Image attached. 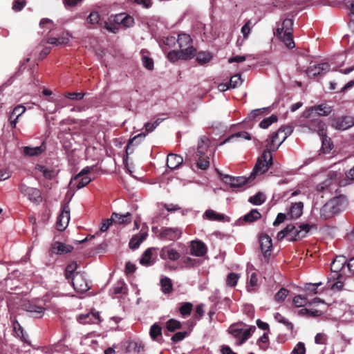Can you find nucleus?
I'll list each match as a JSON object with an SVG mask.
<instances>
[{
  "label": "nucleus",
  "mask_w": 354,
  "mask_h": 354,
  "mask_svg": "<svg viewBox=\"0 0 354 354\" xmlns=\"http://www.w3.org/2000/svg\"><path fill=\"white\" fill-rule=\"evenodd\" d=\"M305 353L306 348L304 344L299 342L292 350L291 354H305Z\"/></svg>",
  "instance_id": "nucleus-59"
},
{
  "label": "nucleus",
  "mask_w": 354,
  "mask_h": 354,
  "mask_svg": "<svg viewBox=\"0 0 354 354\" xmlns=\"http://www.w3.org/2000/svg\"><path fill=\"white\" fill-rule=\"evenodd\" d=\"M167 329L170 332H174L176 329L181 328V323L174 319H169L166 323Z\"/></svg>",
  "instance_id": "nucleus-46"
},
{
  "label": "nucleus",
  "mask_w": 354,
  "mask_h": 354,
  "mask_svg": "<svg viewBox=\"0 0 354 354\" xmlns=\"http://www.w3.org/2000/svg\"><path fill=\"white\" fill-rule=\"evenodd\" d=\"M26 109L23 105H18L15 107L11 115H16L17 118H19L25 111Z\"/></svg>",
  "instance_id": "nucleus-64"
},
{
  "label": "nucleus",
  "mask_w": 354,
  "mask_h": 354,
  "mask_svg": "<svg viewBox=\"0 0 354 354\" xmlns=\"http://www.w3.org/2000/svg\"><path fill=\"white\" fill-rule=\"evenodd\" d=\"M205 216L209 220L214 221H221L224 218V215L221 214L216 213L214 210H207L205 212Z\"/></svg>",
  "instance_id": "nucleus-49"
},
{
  "label": "nucleus",
  "mask_w": 354,
  "mask_h": 354,
  "mask_svg": "<svg viewBox=\"0 0 354 354\" xmlns=\"http://www.w3.org/2000/svg\"><path fill=\"white\" fill-rule=\"evenodd\" d=\"M340 175L341 174L337 171H328L327 174V178L317 185V190L318 192H322L333 184H339L340 186L345 185L346 183L339 181Z\"/></svg>",
  "instance_id": "nucleus-9"
},
{
  "label": "nucleus",
  "mask_w": 354,
  "mask_h": 354,
  "mask_svg": "<svg viewBox=\"0 0 354 354\" xmlns=\"http://www.w3.org/2000/svg\"><path fill=\"white\" fill-rule=\"evenodd\" d=\"M39 26L41 28H46L47 29H49L50 30L55 25L52 20L47 18H44L41 20Z\"/></svg>",
  "instance_id": "nucleus-57"
},
{
  "label": "nucleus",
  "mask_w": 354,
  "mask_h": 354,
  "mask_svg": "<svg viewBox=\"0 0 354 354\" xmlns=\"http://www.w3.org/2000/svg\"><path fill=\"white\" fill-rule=\"evenodd\" d=\"M252 27V22L249 20L241 28V32L243 35L244 39H247L250 32V30Z\"/></svg>",
  "instance_id": "nucleus-58"
},
{
  "label": "nucleus",
  "mask_w": 354,
  "mask_h": 354,
  "mask_svg": "<svg viewBox=\"0 0 354 354\" xmlns=\"http://www.w3.org/2000/svg\"><path fill=\"white\" fill-rule=\"evenodd\" d=\"M266 198V196L263 193L258 192L254 196L250 197L248 201L253 205H259L264 203Z\"/></svg>",
  "instance_id": "nucleus-43"
},
{
  "label": "nucleus",
  "mask_w": 354,
  "mask_h": 354,
  "mask_svg": "<svg viewBox=\"0 0 354 354\" xmlns=\"http://www.w3.org/2000/svg\"><path fill=\"white\" fill-rule=\"evenodd\" d=\"M239 278V276L237 274L234 272L230 273L226 279V284L230 287L235 286L237 283Z\"/></svg>",
  "instance_id": "nucleus-52"
},
{
  "label": "nucleus",
  "mask_w": 354,
  "mask_h": 354,
  "mask_svg": "<svg viewBox=\"0 0 354 354\" xmlns=\"http://www.w3.org/2000/svg\"><path fill=\"white\" fill-rule=\"evenodd\" d=\"M46 149L44 143L38 147H24L23 148V153L28 156H35L42 153Z\"/></svg>",
  "instance_id": "nucleus-25"
},
{
  "label": "nucleus",
  "mask_w": 354,
  "mask_h": 354,
  "mask_svg": "<svg viewBox=\"0 0 354 354\" xmlns=\"http://www.w3.org/2000/svg\"><path fill=\"white\" fill-rule=\"evenodd\" d=\"M289 291L286 288H281L274 295V301L281 303L285 300L288 295Z\"/></svg>",
  "instance_id": "nucleus-51"
},
{
  "label": "nucleus",
  "mask_w": 354,
  "mask_h": 354,
  "mask_svg": "<svg viewBox=\"0 0 354 354\" xmlns=\"http://www.w3.org/2000/svg\"><path fill=\"white\" fill-rule=\"evenodd\" d=\"M149 335L153 340H157L162 335V328L157 324H153L149 330Z\"/></svg>",
  "instance_id": "nucleus-41"
},
{
  "label": "nucleus",
  "mask_w": 354,
  "mask_h": 354,
  "mask_svg": "<svg viewBox=\"0 0 354 354\" xmlns=\"http://www.w3.org/2000/svg\"><path fill=\"white\" fill-rule=\"evenodd\" d=\"M140 263L145 266H149L154 263V259L152 257V248H148L142 254Z\"/></svg>",
  "instance_id": "nucleus-32"
},
{
  "label": "nucleus",
  "mask_w": 354,
  "mask_h": 354,
  "mask_svg": "<svg viewBox=\"0 0 354 354\" xmlns=\"http://www.w3.org/2000/svg\"><path fill=\"white\" fill-rule=\"evenodd\" d=\"M53 252L57 254H64L71 252L73 248L70 245H67L60 242H56L53 246Z\"/></svg>",
  "instance_id": "nucleus-28"
},
{
  "label": "nucleus",
  "mask_w": 354,
  "mask_h": 354,
  "mask_svg": "<svg viewBox=\"0 0 354 354\" xmlns=\"http://www.w3.org/2000/svg\"><path fill=\"white\" fill-rule=\"evenodd\" d=\"M182 231L178 227H163L158 237L165 241H175L180 237Z\"/></svg>",
  "instance_id": "nucleus-14"
},
{
  "label": "nucleus",
  "mask_w": 354,
  "mask_h": 354,
  "mask_svg": "<svg viewBox=\"0 0 354 354\" xmlns=\"http://www.w3.org/2000/svg\"><path fill=\"white\" fill-rule=\"evenodd\" d=\"M160 257L164 260L176 261L180 259V253L169 247H163L160 252Z\"/></svg>",
  "instance_id": "nucleus-18"
},
{
  "label": "nucleus",
  "mask_w": 354,
  "mask_h": 354,
  "mask_svg": "<svg viewBox=\"0 0 354 354\" xmlns=\"http://www.w3.org/2000/svg\"><path fill=\"white\" fill-rule=\"evenodd\" d=\"M84 93H66L65 96L72 100H80L84 96Z\"/></svg>",
  "instance_id": "nucleus-62"
},
{
  "label": "nucleus",
  "mask_w": 354,
  "mask_h": 354,
  "mask_svg": "<svg viewBox=\"0 0 354 354\" xmlns=\"http://www.w3.org/2000/svg\"><path fill=\"white\" fill-rule=\"evenodd\" d=\"M274 319L279 323L284 324L289 330H292L293 328V324L290 322L286 317L279 313H276L274 315Z\"/></svg>",
  "instance_id": "nucleus-47"
},
{
  "label": "nucleus",
  "mask_w": 354,
  "mask_h": 354,
  "mask_svg": "<svg viewBox=\"0 0 354 354\" xmlns=\"http://www.w3.org/2000/svg\"><path fill=\"white\" fill-rule=\"evenodd\" d=\"M346 260L342 257H337L331 264V270L333 272L337 273L341 271L345 266Z\"/></svg>",
  "instance_id": "nucleus-34"
},
{
  "label": "nucleus",
  "mask_w": 354,
  "mask_h": 354,
  "mask_svg": "<svg viewBox=\"0 0 354 354\" xmlns=\"http://www.w3.org/2000/svg\"><path fill=\"white\" fill-rule=\"evenodd\" d=\"M162 290L165 294H169L173 290V286L169 278L165 277L160 280Z\"/></svg>",
  "instance_id": "nucleus-37"
},
{
  "label": "nucleus",
  "mask_w": 354,
  "mask_h": 354,
  "mask_svg": "<svg viewBox=\"0 0 354 354\" xmlns=\"http://www.w3.org/2000/svg\"><path fill=\"white\" fill-rule=\"evenodd\" d=\"M269 341V338L267 333H264L260 338L259 341V347L266 350L268 348V343Z\"/></svg>",
  "instance_id": "nucleus-61"
},
{
  "label": "nucleus",
  "mask_w": 354,
  "mask_h": 354,
  "mask_svg": "<svg viewBox=\"0 0 354 354\" xmlns=\"http://www.w3.org/2000/svg\"><path fill=\"white\" fill-rule=\"evenodd\" d=\"M20 193L24 196L28 198V199L34 203H39L41 200V194L39 189L28 187L25 185H21L19 187Z\"/></svg>",
  "instance_id": "nucleus-10"
},
{
  "label": "nucleus",
  "mask_w": 354,
  "mask_h": 354,
  "mask_svg": "<svg viewBox=\"0 0 354 354\" xmlns=\"http://www.w3.org/2000/svg\"><path fill=\"white\" fill-rule=\"evenodd\" d=\"M272 156L268 150L263 151L262 155L258 158L256 165L253 169L252 174H263L266 172L272 163Z\"/></svg>",
  "instance_id": "nucleus-5"
},
{
  "label": "nucleus",
  "mask_w": 354,
  "mask_h": 354,
  "mask_svg": "<svg viewBox=\"0 0 354 354\" xmlns=\"http://www.w3.org/2000/svg\"><path fill=\"white\" fill-rule=\"evenodd\" d=\"M208 148V139L205 137L201 138L198 143V148L196 156H201V154H205V151Z\"/></svg>",
  "instance_id": "nucleus-39"
},
{
  "label": "nucleus",
  "mask_w": 354,
  "mask_h": 354,
  "mask_svg": "<svg viewBox=\"0 0 354 354\" xmlns=\"http://www.w3.org/2000/svg\"><path fill=\"white\" fill-rule=\"evenodd\" d=\"M330 65L326 63H322L317 65L309 66L306 70V74L310 77H315L317 75H322L329 71Z\"/></svg>",
  "instance_id": "nucleus-17"
},
{
  "label": "nucleus",
  "mask_w": 354,
  "mask_h": 354,
  "mask_svg": "<svg viewBox=\"0 0 354 354\" xmlns=\"http://www.w3.org/2000/svg\"><path fill=\"white\" fill-rule=\"evenodd\" d=\"M115 21L124 27H131L134 24V19L132 17L121 13L115 16Z\"/></svg>",
  "instance_id": "nucleus-27"
},
{
  "label": "nucleus",
  "mask_w": 354,
  "mask_h": 354,
  "mask_svg": "<svg viewBox=\"0 0 354 354\" xmlns=\"http://www.w3.org/2000/svg\"><path fill=\"white\" fill-rule=\"evenodd\" d=\"M259 240L263 257L268 261L271 255V250L272 248V239L268 234L261 233L259 235Z\"/></svg>",
  "instance_id": "nucleus-13"
},
{
  "label": "nucleus",
  "mask_w": 354,
  "mask_h": 354,
  "mask_svg": "<svg viewBox=\"0 0 354 354\" xmlns=\"http://www.w3.org/2000/svg\"><path fill=\"white\" fill-rule=\"evenodd\" d=\"M333 111V107L326 104H322L306 109L301 114V118H310L314 114L318 116H328Z\"/></svg>",
  "instance_id": "nucleus-7"
},
{
  "label": "nucleus",
  "mask_w": 354,
  "mask_h": 354,
  "mask_svg": "<svg viewBox=\"0 0 354 354\" xmlns=\"http://www.w3.org/2000/svg\"><path fill=\"white\" fill-rule=\"evenodd\" d=\"M160 122H161V120L158 119L156 121H154L153 122L146 123L145 124V131L147 133L152 132L156 128V127H158L160 124Z\"/></svg>",
  "instance_id": "nucleus-56"
},
{
  "label": "nucleus",
  "mask_w": 354,
  "mask_h": 354,
  "mask_svg": "<svg viewBox=\"0 0 354 354\" xmlns=\"http://www.w3.org/2000/svg\"><path fill=\"white\" fill-rule=\"evenodd\" d=\"M331 126L337 130H346L354 126V118L350 115L334 118Z\"/></svg>",
  "instance_id": "nucleus-12"
},
{
  "label": "nucleus",
  "mask_w": 354,
  "mask_h": 354,
  "mask_svg": "<svg viewBox=\"0 0 354 354\" xmlns=\"http://www.w3.org/2000/svg\"><path fill=\"white\" fill-rule=\"evenodd\" d=\"M76 320L81 324H98L101 322L100 313L95 310H91L77 315Z\"/></svg>",
  "instance_id": "nucleus-8"
},
{
  "label": "nucleus",
  "mask_w": 354,
  "mask_h": 354,
  "mask_svg": "<svg viewBox=\"0 0 354 354\" xmlns=\"http://www.w3.org/2000/svg\"><path fill=\"white\" fill-rule=\"evenodd\" d=\"M183 162V158L177 154L171 153L167 156V165L171 169L178 168Z\"/></svg>",
  "instance_id": "nucleus-23"
},
{
  "label": "nucleus",
  "mask_w": 354,
  "mask_h": 354,
  "mask_svg": "<svg viewBox=\"0 0 354 354\" xmlns=\"http://www.w3.org/2000/svg\"><path fill=\"white\" fill-rule=\"evenodd\" d=\"M91 181V178L87 176H82L79 179L74 180V178L71 180V183H76V187L81 189L87 185Z\"/></svg>",
  "instance_id": "nucleus-40"
},
{
  "label": "nucleus",
  "mask_w": 354,
  "mask_h": 354,
  "mask_svg": "<svg viewBox=\"0 0 354 354\" xmlns=\"http://www.w3.org/2000/svg\"><path fill=\"white\" fill-rule=\"evenodd\" d=\"M177 42L179 48L181 49L188 46H192V39L189 35L183 33L178 35Z\"/></svg>",
  "instance_id": "nucleus-35"
},
{
  "label": "nucleus",
  "mask_w": 354,
  "mask_h": 354,
  "mask_svg": "<svg viewBox=\"0 0 354 354\" xmlns=\"http://www.w3.org/2000/svg\"><path fill=\"white\" fill-rule=\"evenodd\" d=\"M304 203L302 202H297L292 203L289 209L286 212L288 219H294L300 217L303 212Z\"/></svg>",
  "instance_id": "nucleus-19"
},
{
  "label": "nucleus",
  "mask_w": 354,
  "mask_h": 354,
  "mask_svg": "<svg viewBox=\"0 0 354 354\" xmlns=\"http://www.w3.org/2000/svg\"><path fill=\"white\" fill-rule=\"evenodd\" d=\"M292 25L293 20L290 18H286L281 24H277L276 31L274 32L277 36L288 48L295 47V43L292 39Z\"/></svg>",
  "instance_id": "nucleus-2"
},
{
  "label": "nucleus",
  "mask_w": 354,
  "mask_h": 354,
  "mask_svg": "<svg viewBox=\"0 0 354 354\" xmlns=\"http://www.w3.org/2000/svg\"><path fill=\"white\" fill-rule=\"evenodd\" d=\"M327 342V336L323 333H319L315 337V342L317 344H326Z\"/></svg>",
  "instance_id": "nucleus-60"
},
{
  "label": "nucleus",
  "mask_w": 354,
  "mask_h": 354,
  "mask_svg": "<svg viewBox=\"0 0 354 354\" xmlns=\"http://www.w3.org/2000/svg\"><path fill=\"white\" fill-rule=\"evenodd\" d=\"M242 84V80L241 75L237 74L231 77L230 80V88H236L238 86H240Z\"/></svg>",
  "instance_id": "nucleus-55"
},
{
  "label": "nucleus",
  "mask_w": 354,
  "mask_h": 354,
  "mask_svg": "<svg viewBox=\"0 0 354 354\" xmlns=\"http://www.w3.org/2000/svg\"><path fill=\"white\" fill-rule=\"evenodd\" d=\"M310 229V225L308 224L300 225L298 229H295L293 225H288L283 230L277 233V239L281 240L284 237H286L290 241H296L304 237L309 232Z\"/></svg>",
  "instance_id": "nucleus-4"
},
{
  "label": "nucleus",
  "mask_w": 354,
  "mask_h": 354,
  "mask_svg": "<svg viewBox=\"0 0 354 354\" xmlns=\"http://www.w3.org/2000/svg\"><path fill=\"white\" fill-rule=\"evenodd\" d=\"M261 217V214L257 211V209H252L249 213L244 216V221L246 222H253Z\"/></svg>",
  "instance_id": "nucleus-44"
},
{
  "label": "nucleus",
  "mask_w": 354,
  "mask_h": 354,
  "mask_svg": "<svg viewBox=\"0 0 354 354\" xmlns=\"http://www.w3.org/2000/svg\"><path fill=\"white\" fill-rule=\"evenodd\" d=\"M113 221L112 220V217L110 218H107L106 220H104L101 224L100 230L102 232H104L108 230L109 227L113 224Z\"/></svg>",
  "instance_id": "nucleus-63"
},
{
  "label": "nucleus",
  "mask_w": 354,
  "mask_h": 354,
  "mask_svg": "<svg viewBox=\"0 0 354 354\" xmlns=\"http://www.w3.org/2000/svg\"><path fill=\"white\" fill-rule=\"evenodd\" d=\"M277 121V117L274 115H272L271 116L263 120L260 124L259 127L262 129L268 128L272 123Z\"/></svg>",
  "instance_id": "nucleus-50"
},
{
  "label": "nucleus",
  "mask_w": 354,
  "mask_h": 354,
  "mask_svg": "<svg viewBox=\"0 0 354 354\" xmlns=\"http://www.w3.org/2000/svg\"><path fill=\"white\" fill-rule=\"evenodd\" d=\"M191 252L196 257H201L206 253L205 245L198 241H194L191 243Z\"/></svg>",
  "instance_id": "nucleus-22"
},
{
  "label": "nucleus",
  "mask_w": 354,
  "mask_h": 354,
  "mask_svg": "<svg viewBox=\"0 0 354 354\" xmlns=\"http://www.w3.org/2000/svg\"><path fill=\"white\" fill-rule=\"evenodd\" d=\"M112 220L115 223L120 225H125L131 223V214L127 212L124 214H120L115 212H113L111 215Z\"/></svg>",
  "instance_id": "nucleus-26"
},
{
  "label": "nucleus",
  "mask_w": 354,
  "mask_h": 354,
  "mask_svg": "<svg viewBox=\"0 0 354 354\" xmlns=\"http://www.w3.org/2000/svg\"><path fill=\"white\" fill-rule=\"evenodd\" d=\"M292 301L296 307H302L308 304V297L301 295H296Z\"/></svg>",
  "instance_id": "nucleus-45"
},
{
  "label": "nucleus",
  "mask_w": 354,
  "mask_h": 354,
  "mask_svg": "<svg viewBox=\"0 0 354 354\" xmlns=\"http://www.w3.org/2000/svg\"><path fill=\"white\" fill-rule=\"evenodd\" d=\"M70 221V209L68 205L66 204L62 207V211L58 216L56 227L59 231L64 230Z\"/></svg>",
  "instance_id": "nucleus-15"
},
{
  "label": "nucleus",
  "mask_w": 354,
  "mask_h": 354,
  "mask_svg": "<svg viewBox=\"0 0 354 354\" xmlns=\"http://www.w3.org/2000/svg\"><path fill=\"white\" fill-rule=\"evenodd\" d=\"M198 157V160L197 162L198 167L201 169H206L209 165V158L205 154H201V156H197Z\"/></svg>",
  "instance_id": "nucleus-48"
},
{
  "label": "nucleus",
  "mask_w": 354,
  "mask_h": 354,
  "mask_svg": "<svg viewBox=\"0 0 354 354\" xmlns=\"http://www.w3.org/2000/svg\"><path fill=\"white\" fill-rule=\"evenodd\" d=\"M40 300H35L28 301L23 305L24 309L30 313L34 317H41L46 310L47 307L41 304Z\"/></svg>",
  "instance_id": "nucleus-11"
},
{
  "label": "nucleus",
  "mask_w": 354,
  "mask_h": 354,
  "mask_svg": "<svg viewBox=\"0 0 354 354\" xmlns=\"http://www.w3.org/2000/svg\"><path fill=\"white\" fill-rule=\"evenodd\" d=\"M72 283L74 289L79 292H84L89 289L88 284L84 277L76 272L72 278Z\"/></svg>",
  "instance_id": "nucleus-16"
},
{
  "label": "nucleus",
  "mask_w": 354,
  "mask_h": 354,
  "mask_svg": "<svg viewBox=\"0 0 354 354\" xmlns=\"http://www.w3.org/2000/svg\"><path fill=\"white\" fill-rule=\"evenodd\" d=\"M144 344L140 341H131L126 347L127 352L140 353L144 351Z\"/></svg>",
  "instance_id": "nucleus-33"
},
{
  "label": "nucleus",
  "mask_w": 354,
  "mask_h": 354,
  "mask_svg": "<svg viewBox=\"0 0 354 354\" xmlns=\"http://www.w3.org/2000/svg\"><path fill=\"white\" fill-rule=\"evenodd\" d=\"M256 328L255 326H250L245 329H242L241 333L240 334V337H239L238 344H242L245 341H246L251 335L254 332Z\"/></svg>",
  "instance_id": "nucleus-36"
},
{
  "label": "nucleus",
  "mask_w": 354,
  "mask_h": 354,
  "mask_svg": "<svg viewBox=\"0 0 354 354\" xmlns=\"http://www.w3.org/2000/svg\"><path fill=\"white\" fill-rule=\"evenodd\" d=\"M147 232H141L138 234L133 236L129 241V247L131 249L138 248L140 243L146 239Z\"/></svg>",
  "instance_id": "nucleus-31"
},
{
  "label": "nucleus",
  "mask_w": 354,
  "mask_h": 354,
  "mask_svg": "<svg viewBox=\"0 0 354 354\" xmlns=\"http://www.w3.org/2000/svg\"><path fill=\"white\" fill-rule=\"evenodd\" d=\"M212 55L209 52H200L197 54L196 61L201 64L203 65L210 62Z\"/></svg>",
  "instance_id": "nucleus-38"
},
{
  "label": "nucleus",
  "mask_w": 354,
  "mask_h": 354,
  "mask_svg": "<svg viewBox=\"0 0 354 354\" xmlns=\"http://www.w3.org/2000/svg\"><path fill=\"white\" fill-rule=\"evenodd\" d=\"M77 266L76 263L73 262L67 266L65 270V275L67 279L73 278V276L75 274L74 272L77 269Z\"/></svg>",
  "instance_id": "nucleus-54"
},
{
  "label": "nucleus",
  "mask_w": 354,
  "mask_h": 354,
  "mask_svg": "<svg viewBox=\"0 0 354 354\" xmlns=\"http://www.w3.org/2000/svg\"><path fill=\"white\" fill-rule=\"evenodd\" d=\"M222 180L232 187H241L248 181L247 178L243 176L234 177L229 175H223Z\"/></svg>",
  "instance_id": "nucleus-20"
},
{
  "label": "nucleus",
  "mask_w": 354,
  "mask_h": 354,
  "mask_svg": "<svg viewBox=\"0 0 354 354\" xmlns=\"http://www.w3.org/2000/svg\"><path fill=\"white\" fill-rule=\"evenodd\" d=\"M86 24L90 28H96L101 25L100 15L97 11H92L86 18Z\"/></svg>",
  "instance_id": "nucleus-24"
},
{
  "label": "nucleus",
  "mask_w": 354,
  "mask_h": 354,
  "mask_svg": "<svg viewBox=\"0 0 354 354\" xmlns=\"http://www.w3.org/2000/svg\"><path fill=\"white\" fill-rule=\"evenodd\" d=\"M236 138H243V139L249 140H251V136L246 131L238 132V133H234V134L231 135L230 136H229L226 140H225L223 143H225L227 142H231Z\"/></svg>",
  "instance_id": "nucleus-42"
},
{
  "label": "nucleus",
  "mask_w": 354,
  "mask_h": 354,
  "mask_svg": "<svg viewBox=\"0 0 354 354\" xmlns=\"http://www.w3.org/2000/svg\"><path fill=\"white\" fill-rule=\"evenodd\" d=\"M196 54V50L192 46H188L180 50V57L181 59H191Z\"/></svg>",
  "instance_id": "nucleus-30"
},
{
  "label": "nucleus",
  "mask_w": 354,
  "mask_h": 354,
  "mask_svg": "<svg viewBox=\"0 0 354 354\" xmlns=\"http://www.w3.org/2000/svg\"><path fill=\"white\" fill-rule=\"evenodd\" d=\"M14 333L22 342L30 345V342L28 339V336L24 333V329L17 322L13 323Z\"/></svg>",
  "instance_id": "nucleus-29"
},
{
  "label": "nucleus",
  "mask_w": 354,
  "mask_h": 354,
  "mask_svg": "<svg viewBox=\"0 0 354 354\" xmlns=\"http://www.w3.org/2000/svg\"><path fill=\"white\" fill-rule=\"evenodd\" d=\"M288 134L285 132V129L280 128L276 132L273 133L271 136L266 140V149L270 151H275L287 138Z\"/></svg>",
  "instance_id": "nucleus-6"
},
{
  "label": "nucleus",
  "mask_w": 354,
  "mask_h": 354,
  "mask_svg": "<svg viewBox=\"0 0 354 354\" xmlns=\"http://www.w3.org/2000/svg\"><path fill=\"white\" fill-rule=\"evenodd\" d=\"M301 125L304 127L307 128L311 132H317L318 135L322 137V145L324 152L329 151L331 150V147L328 145V147H324L326 142H328V138L324 137L326 134V124L319 119L314 118V115H312L310 118L305 119L300 118Z\"/></svg>",
  "instance_id": "nucleus-1"
},
{
  "label": "nucleus",
  "mask_w": 354,
  "mask_h": 354,
  "mask_svg": "<svg viewBox=\"0 0 354 354\" xmlns=\"http://www.w3.org/2000/svg\"><path fill=\"white\" fill-rule=\"evenodd\" d=\"M345 203L342 196L334 197L326 203L320 209V218L326 220L339 213Z\"/></svg>",
  "instance_id": "nucleus-3"
},
{
  "label": "nucleus",
  "mask_w": 354,
  "mask_h": 354,
  "mask_svg": "<svg viewBox=\"0 0 354 354\" xmlns=\"http://www.w3.org/2000/svg\"><path fill=\"white\" fill-rule=\"evenodd\" d=\"M71 35L68 32H64L59 37H50L47 39L48 44L60 46L64 45L69 42Z\"/></svg>",
  "instance_id": "nucleus-21"
},
{
  "label": "nucleus",
  "mask_w": 354,
  "mask_h": 354,
  "mask_svg": "<svg viewBox=\"0 0 354 354\" xmlns=\"http://www.w3.org/2000/svg\"><path fill=\"white\" fill-rule=\"evenodd\" d=\"M192 310V304L189 302L183 304L180 308V313L183 317L189 315Z\"/></svg>",
  "instance_id": "nucleus-53"
}]
</instances>
